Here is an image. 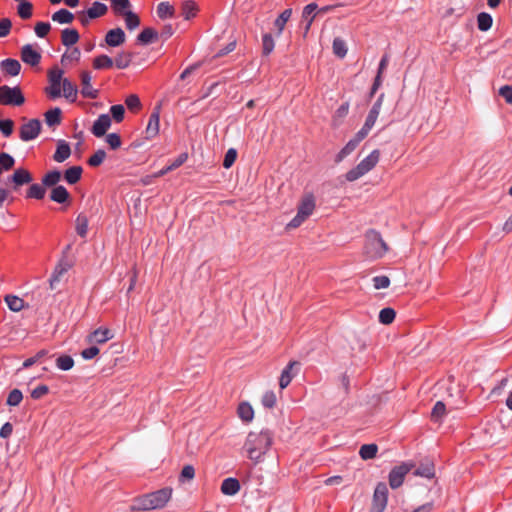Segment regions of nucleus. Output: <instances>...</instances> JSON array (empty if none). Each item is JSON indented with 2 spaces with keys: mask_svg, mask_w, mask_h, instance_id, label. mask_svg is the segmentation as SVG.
<instances>
[{
  "mask_svg": "<svg viewBox=\"0 0 512 512\" xmlns=\"http://www.w3.org/2000/svg\"><path fill=\"white\" fill-rule=\"evenodd\" d=\"M272 434L268 431L250 432L243 446L247 457L254 463L262 460L272 445Z\"/></svg>",
  "mask_w": 512,
  "mask_h": 512,
  "instance_id": "obj_1",
  "label": "nucleus"
},
{
  "mask_svg": "<svg viewBox=\"0 0 512 512\" xmlns=\"http://www.w3.org/2000/svg\"><path fill=\"white\" fill-rule=\"evenodd\" d=\"M172 496L171 488H163L155 492L145 494L134 500L131 510L148 511L163 508Z\"/></svg>",
  "mask_w": 512,
  "mask_h": 512,
  "instance_id": "obj_2",
  "label": "nucleus"
},
{
  "mask_svg": "<svg viewBox=\"0 0 512 512\" xmlns=\"http://www.w3.org/2000/svg\"><path fill=\"white\" fill-rule=\"evenodd\" d=\"M389 250L387 243L376 230H368L365 234L364 255L371 260L382 258Z\"/></svg>",
  "mask_w": 512,
  "mask_h": 512,
  "instance_id": "obj_3",
  "label": "nucleus"
},
{
  "mask_svg": "<svg viewBox=\"0 0 512 512\" xmlns=\"http://www.w3.org/2000/svg\"><path fill=\"white\" fill-rule=\"evenodd\" d=\"M64 91V71L54 66L47 71V85L43 92L48 100L54 101L62 97Z\"/></svg>",
  "mask_w": 512,
  "mask_h": 512,
  "instance_id": "obj_4",
  "label": "nucleus"
},
{
  "mask_svg": "<svg viewBox=\"0 0 512 512\" xmlns=\"http://www.w3.org/2000/svg\"><path fill=\"white\" fill-rule=\"evenodd\" d=\"M63 178V173L59 170L52 169L47 171L42 177V184L46 188H51V200L64 203V188L58 185Z\"/></svg>",
  "mask_w": 512,
  "mask_h": 512,
  "instance_id": "obj_5",
  "label": "nucleus"
},
{
  "mask_svg": "<svg viewBox=\"0 0 512 512\" xmlns=\"http://www.w3.org/2000/svg\"><path fill=\"white\" fill-rule=\"evenodd\" d=\"M315 199L311 194L305 195L297 209L296 216L287 224V229L298 228L314 211Z\"/></svg>",
  "mask_w": 512,
  "mask_h": 512,
  "instance_id": "obj_6",
  "label": "nucleus"
},
{
  "mask_svg": "<svg viewBox=\"0 0 512 512\" xmlns=\"http://www.w3.org/2000/svg\"><path fill=\"white\" fill-rule=\"evenodd\" d=\"M25 102V97L19 87H0V104L20 106Z\"/></svg>",
  "mask_w": 512,
  "mask_h": 512,
  "instance_id": "obj_7",
  "label": "nucleus"
},
{
  "mask_svg": "<svg viewBox=\"0 0 512 512\" xmlns=\"http://www.w3.org/2000/svg\"><path fill=\"white\" fill-rule=\"evenodd\" d=\"M415 467L414 463L406 462L394 467L389 473V485L392 489L399 488L405 476Z\"/></svg>",
  "mask_w": 512,
  "mask_h": 512,
  "instance_id": "obj_8",
  "label": "nucleus"
},
{
  "mask_svg": "<svg viewBox=\"0 0 512 512\" xmlns=\"http://www.w3.org/2000/svg\"><path fill=\"white\" fill-rule=\"evenodd\" d=\"M387 500L388 488L385 483L380 482L374 490L370 512H384L387 506Z\"/></svg>",
  "mask_w": 512,
  "mask_h": 512,
  "instance_id": "obj_9",
  "label": "nucleus"
},
{
  "mask_svg": "<svg viewBox=\"0 0 512 512\" xmlns=\"http://www.w3.org/2000/svg\"><path fill=\"white\" fill-rule=\"evenodd\" d=\"M41 131V123L38 119L24 120L19 129L20 138L23 141L35 139Z\"/></svg>",
  "mask_w": 512,
  "mask_h": 512,
  "instance_id": "obj_10",
  "label": "nucleus"
},
{
  "mask_svg": "<svg viewBox=\"0 0 512 512\" xmlns=\"http://www.w3.org/2000/svg\"><path fill=\"white\" fill-rule=\"evenodd\" d=\"M300 367V363L297 361H291L289 364L284 368V370L281 373L280 379H279V386L281 389H285L290 382L292 381L293 377L296 375Z\"/></svg>",
  "mask_w": 512,
  "mask_h": 512,
  "instance_id": "obj_11",
  "label": "nucleus"
},
{
  "mask_svg": "<svg viewBox=\"0 0 512 512\" xmlns=\"http://www.w3.org/2000/svg\"><path fill=\"white\" fill-rule=\"evenodd\" d=\"M111 117L108 114H101L93 123L91 132L96 137H102L111 127Z\"/></svg>",
  "mask_w": 512,
  "mask_h": 512,
  "instance_id": "obj_12",
  "label": "nucleus"
},
{
  "mask_svg": "<svg viewBox=\"0 0 512 512\" xmlns=\"http://www.w3.org/2000/svg\"><path fill=\"white\" fill-rule=\"evenodd\" d=\"M62 117V109L59 107L50 108L44 113L45 124L52 130L60 126Z\"/></svg>",
  "mask_w": 512,
  "mask_h": 512,
  "instance_id": "obj_13",
  "label": "nucleus"
},
{
  "mask_svg": "<svg viewBox=\"0 0 512 512\" xmlns=\"http://www.w3.org/2000/svg\"><path fill=\"white\" fill-rule=\"evenodd\" d=\"M126 40L125 32L117 27L109 30L105 35V44L110 47H118Z\"/></svg>",
  "mask_w": 512,
  "mask_h": 512,
  "instance_id": "obj_14",
  "label": "nucleus"
},
{
  "mask_svg": "<svg viewBox=\"0 0 512 512\" xmlns=\"http://www.w3.org/2000/svg\"><path fill=\"white\" fill-rule=\"evenodd\" d=\"M91 74L90 72L84 71L81 73V94L83 97L95 99L99 95V90L94 89L91 85Z\"/></svg>",
  "mask_w": 512,
  "mask_h": 512,
  "instance_id": "obj_15",
  "label": "nucleus"
},
{
  "mask_svg": "<svg viewBox=\"0 0 512 512\" xmlns=\"http://www.w3.org/2000/svg\"><path fill=\"white\" fill-rule=\"evenodd\" d=\"M21 59L32 66L37 65L40 62L41 55L39 51L32 45H25L21 50Z\"/></svg>",
  "mask_w": 512,
  "mask_h": 512,
  "instance_id": "obj_16",
  "label": "nucleus"
},
{
  "mask_svg": "<svg viewBox=\"0 0 512 512\" xmlns=\"http://www.w3.org/2000/svg\"><path fill=\"white\" fill-rule=\"evenodd\" d=\"M160 108L156 107L149 117L146 127V138H153L159 133Z\"/></svg>",
  "mask_w": 512,
  "mask_h": 512,
  "instance_id": "obj_17",
  "label": "nucleus"
},
{
  "mask_svg": "<svg viewBox=\"0 0 512 512\" xmlns=\"http://www.w3.org/2000/svg\"><path fill=\"white\" fill-rule=\"evenodd\" d=\"M11 180L14 183L15 189H17L24 184H29L33 178L27 169L19 168L14 171L13 175L11 176Z\"/></svg>",
  "mask_w": 512,
  "mask_h": 512,
  "instance_id": "obj_18",
  "label": "nucleus"
},
{
  "mask_svg": "<svg viewBox=\"0 0 512 512\" xmlns=\"http://www.w3.org/2000/svg\"><path fill=\"white\" fill-rule=\"evenodd\" d=\"M220 489L224 495L234 496L240 491L241 485L238 479L229 477L223 480Z\"/></svg>",
  "mask_w": 512,
  "mask_h": 512,
  "instance_id": "obj_19",
  "label": "nucleus"
},
{
  "mask_svg": "<svg viewBox=\"0 0 512 512\" xmlns=\"http://www.w3.org/2000/svg\"><path fill=\"white\" fill-rule=\"evenodd\" d=\"M383 94L379 96L377 101L373 104L372 108L370 109L367 118L365 120L364 126H366L369 129H372L381 110L382 106V100H383Z\"/></svg>",
  "mask_w": 512,
  "mask_h": 512,
  "instance_id": "obj_20",
  "label": "nucleus"
},
{
  "mask_svg": "<svg viewBox=\"0 0 512 512\" xmlns=\"http://www.w3.org/2000/svg\"><path fill=\"white\" fill-rule=\"evenodd\" d=\"M113 338V333L108 328L96 329L89 336V341L92 343L102 344Z\"/></svg>",
  "mask_w": 512,
  "mask_h": 512,
  "instance_id": "obj_21",
  "label": "nucleus"
},
{
  "mask_svg": "<svg viewBox=\"0 0 512 512\" xmlns=\"http://www.w3.org/2000/svg\"><path fill=\"white\" fill-rule=\"evenodd\" d=\"M1 70L10 76H16L19 74L21 65L19 61L15 59H6L1 62Z\"/></svg>",
  "mask_w": 512,
  "mask_h": 512,
  "instance_id": "obj_22",
  "label": "nucleus"
},
{
  "mask_svg": "<svg viewBox=\"0 0 512 512\" xmlns=\"http://www.w3.org/2000/svg\"><path fill=\"white\" fill-rule=\"evenodd\" d=\"M380 158V151L379 150H373L366 158H364L360 164L363 167L364 171L368 173L371 171L379 162Z\"/></svg>",
  "mask_w": 512,
  "mask_h": 512,
  "instance_id": "obj_23",
  "label": "nucleus"
},
{
  "mask_svg": "<svg viewBox=\"0 0 512 512\" xmlns=\"http://www.w3.org/2000/svg\"><path fill=\"white\" fill-rule=\"evenodd\" d=\"M87 11L89 18L96 19L107 14L108 6L104 3L96 1L92 3L91 7H89Z\"/></svg>",
  "mask_w": 512,
  "mask_h": 512,
  "instance_id": "obj_24",
  "label": "nucleus"
},
{
  "mask_svg": "<svg viewBox=\"0 0 512 512\" xmlns=\"http://www.w3.org/2000/svg\"><path fill=\"white\" fill-rule=\"evenodd\" d=\"M5 302L8 308L13 312H19L26 307L25 301L16 295H7Z\"/></svg>",
  "mask_w": 512,
  "mask_h": 512,
  "instance_id": "obj_25",
  "label": "nucleus"
},
{
  "mask_svg": "<svg viewBox=\"0 0 512 512\" xmlns=\"http://www.w3.org/2000/svg\"><path fill=\"white\" fill-rule=\"evenodd\" d=\"M111 7L116 16H123L131 11V3L129 0H112Z\"/></svg>",
  "mask_w": 512,
  "mask_h": 512,
  "instance_id": "obj_26",
  "label": "nucleus"
},
{
  "mask_svg": "<svg viewBox=\"0 0 512 512\" xmlns=\"http://www.w3.org/2000/svg\"><path fill=\"white\" fill-rule=\"evenodd\" d=\"M114 65V61L108 55L102 54L94 58L93 68L96 70L110 69Z\"/></svg>",
  "mask_w": 512,
  "mask_h": 512,
  "instance_id": "obj_27",
  "label": "nucleus"
},
{
  "mask_svg": "<svg viewBox=\"0 0 512 512\" xmlns=\"http://www.w3.org/2000/svg\"><path fill=\"white\" fill-rule=\"evenodd\" d=\"M414 474L431 479L435 476L434 464L431 461H426L415 470Z\"/></svg>",
  "mask_w": 512,
  "mask_h": 512,
  "instance_id": "obj_28",
  "label": "nucleus"
},
{
  "mask_svg": "<svg viewBox=\"0 0 512 512\" xmlns=\"http://www.w3.org/2000/svg\"><path fill=\"white\" fill-rule=\"evenodd\" d=\"M158 38V33L153 28L147 27L137 36V41L147 45L154 42Z\"/></svg>",
  "mask_w": 512,
  "mask_h": 512,
  "instance_id": "obj_29",
  "label": "nucleus"
},
{
  "mask_svg": "<svg viewBox=\"0 0 512 512\" xmlns=\"http://www.w3.org/2000/svg\"><path fill=\"white\" fill-rule=\"evenodd\" d=\"M132 58L133 54L131 52L122 51L117 54L113 61L118 69H125L130 65Z\"/></svg>",
  "mask_w": 512,
  "mask_h": 512,
  "instance_id": "obj_30",
  "label": "nucleus"
},
{
  "mask_svg": "<svg viewBox=\"0 0 512 512\" xmlns=\"http://www.w3.org/2000/svg\"><path fill=\"white\" fill-rule=\"evenodd\" d=\"M291 15H292V9H290V8L285 9L275 20L274 26L277 29V36L282 34V32L285 28V25L288 22V20L290 19Z\"/></svg>",
  "mask_w": 512,
  "mask_h": 512,
  "instance_id": "obj_31",
  "label": "nucleus"
},
{
  "mask_svg": "<svg viewBox=\"0 0 512 512\" xmlns=\"http://www.w3.org/2000/svg\"><path fill=\"white\" fill-rule=\"evenodd\" d=\"M446 405L442 401H437L431 411V420L433 422H442L446 415Z\"/></svg>",
  "mask_w": 512,
  "mask_h": 512,
  "instance_id": "obj_32",
  "label": "nucleus"
},
{
  "mask_svg": "<svg viewBox=\"0 0 512 512\" xmlns=\"http://www.w3.org/2000/svg\"><path fill=\"white\" fill-rule=\"evenodd\" d=\"M156 11L160 19L171 18L175 14V8L169 2H160Z\"/></svg>",
  "mask_w": 512,
  "mask_h": 512,
  "instance_id": "obj_33",
  "label": "nucleus"
},
{
  "mask_svg": "<svg viewBox=\"0 0 512 512\" xmlns=\"http://www.w3.org/2000/svg\"><path fill=\"white\" fill-rule=\"evenodd\" d=\"M181 10L184 19L190 20L195 17L197 13V5L194 1L187 0L182 3Z\"/></svg>",
  "mask_w": 512,
  "mask_h": 512,
  "instance_id": "obj_34",
  "label": "nucleus"
},
{
  "mask_svg": "<svg viewBox=\"0 0 512 512\" xmlns=\"http://www.w3.org/2000/svg\"><path fill=\"white\" fill-rule=\"evenodd\" d=\"M358 144L359 143L354 138L348 141V143L337 154L335 161L337 163L341 162L344 158H346L356 149Z\"/></svg>",
  "mask_w": 512,
  "mask_h": 512,
  "instance_id": "obj_35",
  "label": "nucleus"
},
{
  "mask_svg": "<svg viewBox=\"0 0 512 512\" xmlns=\"http://www.w3.org/2000/svg\"><path fill=\"white\" fill-rule=\"evenodd\" d=\"M492 16L486 12H481L477 16V25L480 31H488L492 27Z\"/></svg>",
  "mask_w": 512,
  "mask_h": 512,
  "instance_id": "obj_36",
  "label": "nucleus"
},
{
  "mask_svg": "<svg viewBox=\"0 0 512 512\" xmlns=\"http://www.w3.org/2000/svg\"><path fill=\"white\" fill-rule=\"evenodd\" d=\"M82 167L81 166H72L66 169V182L69 184L77 183L82 175Z\"/></svg>",
  "mask_w": 512,
  "mask_h": 512,
  "instance_id": "obj_37",
  "label": "nucleus"
},
{
  "mask_svg": "<svg viewBox=\"0 0 512 512\" xmlns=\"http://www.w3.org/2000/svg\"><path fill=\"white\" fill-rule=\"evenodd\" d=\"M377 451L378 447L376 444H364L359 450V455L364 460L373 459L376 456Z\"/></svg>",
  "mask_w": 512,
  "mask_h": 512,
  "instance_id": "obj_38",
  "label": "nucleus"
},
{
  "mask_svg": "<svg viewBox=\"0 0 512 512\" xmlns=\"http://www.w3.org/2000/svg\"><path fill=\"white\" fill-rule=\"evenodd\" d=\"M238 415L243 421L249 422L253 419L254 411L249 403L243 402L238 407Z\"/></svg>",
  "mask_w": 512,
  "mask_h": 512,
  "instance_id": "obj_39",
  "label": "nucleus"
},
{
  "mask_svg": "<svg viewBox=\"0 0 512 512\" xmlns=\"http://www.w3.org/2000/svg\"><path fill=\"white\" fill-rule=\"evenodd\" d=\"M46 187L40 184H32L27 190V197L33 199H42L45 196Z\"/></svg>",
  "mask_w": 512,
  "mask_h": 512,
  "instance_id": "obj_40",
  "label": "nucleus"
},
{
  "mask_svg": "<svg viewBox=\"0 0 512 512\" xmlns=\"http://www.w3.org/2000/svg\"><path fill=\"white\" fill-rule=\"evenodd\" d=\"M87 228H88V218L84 214H79L76 222H75V229L79 236L84 237L87 234Z\"/></svg>",
  "mask_w": 512,
  "mask_h": 512,
  "instance_id": "obj_41",
  "label": "nucleus"
},
{
  "mask_svg": "<svg viewBox=\"0 0 512 512\" xmlns=\"http://www.w3.org/2000/svg\"><path fill=\"white\" fill-rule=\"evenodd\" d=\"M122 17H124L126 28L128 30H134L140 25V18L133 11L125 13Z\"/></svg>",
  "mask_w": 512,
  "mask_h": 512,
  "instance_id": "obj_42",
  "label": "nucleus"
},
{
  "mask_svg": "<svg viewBox=\"0 0 512 512\" xmlns=\"http://www.w3.org/2000/svg\"><path fill=\"white\" fill-rule=\"evenodd\" d=\"M275 47V42L271 34L266 33L262 37V54L268 56L272 53Z\"/></svg>",
  "mask_w": 512,
  "mask_h": 512,
  "instance_id": "obj_43",
  "label": "nucleus"
},
{
  "mask_svg": "<svg viewBox=\"0 0 512 512\" xmlns=\"http://www.w3.org/2000/svg\"><path fill=\"white\" fill-rule=\"evenodd\" d=\"M317 9V5L315 3H310L306 5L302 12V17L307 20L306 30H309L311 23L315 17L314 13Z\"/></svg>",
  "mask_w": 512,
  "mask_h": 512,
  "instance_id": "obj_44",
  "label": "nucleus"
},
{
  "mask_svg": "<svg viewBox=\"0 0 512 512\" xmlns=\"http://www.w3.org/2000/svg\"><path fill=\"white\" fill-rule=\"evenodd\" d=\"M333 53L339 58H344L347 54V46L344 40L335 38L333 41Z\"/></svg>",
  "mask_w": 512,
  "mask_h": 512,
  "instance_id": "obj_45",
  "label": "nucleus"
},
{
  "mask_svg": "<svg viewBox=\"0 0 512 512\" xmlns=\"http://www.w3.org/2000/svg\"><path fill=\"white\" fill-rule=\"evenodd\" d=\"M396 313L392 308H383L379 313V321L382 324H390L394 321Z\"/></svg>",
  "mask_w": 512,
  "mask_h": 512,
  "instance_id": "obj_46",
  "label": "nucleus"
},
{
  "mask_svg": "<svg viewBox=\"0 0 512 512\" xmlns=\"http://www.w3.org/2000/svg\"><path fill=\"white\" fill-rule=\"evenodd\" d=\"M14 163H15V161L12 156H10L7 153H1L0 154V175L4 171L10 170L13 167Z\"/></svg>",
  "mask_w": 512,
  "mask_h": 512,
  "instance_id": "obj_47",
  "label": "nucleus"
},
{
  "mask_svg": "<svg viewBox=\"0 0 512 512\" xmlns=\"http://www.w3.org/2000/svg\"><path fill=\"white\" fill-rule=\"evenodd\" d=\"M105 158V150L99 149L88 159V164L92 167H98L104 162Z\"/></svg>",
  "mask_w": 512,
  "mask_h": 512,
  "instance_id": "obj_48",
  "label": "nucleus"
},
{
  "mask_svg": "<svg viewBox=\"0 0 512 512\" xmlns=\"http://www.w3.org/2000/svg\"><path fill=\"white\" fill-rule=\"evenodd\" d=\"M33 6L31 3L23 1L18 5L17 12L22 19H29L32 16Z\"/></svg>",
  "mask_w": 512,
  "mask_h": 512,
  "instance_id": "obj_49",
  "label": "nucleus"
},
{
  "mask_svg": "<svg viewBox=\"0 0 512 512\" xmlns=\"http://www.w3.org/2000/svg\"><path fill=\"white\" fill-rule=\"evenodd\" d=\"M365 174H367V173L364 171L363 167L359 163L356 167L352 168L351 170H349L346 173V179L349 182H353V181H356L357 179L361 178Z\"/></svg>",
  "mask_w": 512,
  "mask_h": 512,
  "instance_id": "obj_50",
  "label": "nucleus"
},
{
  "mask_svg": "<svg viewBox=\"0 0 512 512\" xmlns=\"http://www.w3.org/2000/svg\"><path fill=\"white\" fill-rule=\"evenodd\" d=\"M23 399V394L19 389H13L10 391L7 397V405L18 406Z\"/></svg>",
  "mask_w": 512,
  "mask_h": 512,
  "instance_id": "obj_51",
  "label": "nucleus"
},
{
  "mask_svg": "<svg viewBox=\"0 0 512 512\" xmlns=\"http://www.w3.org/2000/svg\"><path fill=\"white\" fill-rule=\"evenodd\" d=\"M125 104L127 108L132 112L138 111L141 107L140 99L136 94L129 95L125 100Z\"/></svg>",
  "mask_w": 512,
  "mask_h": 512,
  "instance_id": "obj_52",
  "label": "nucleus"
},
{
  "mask_svg": "<svg viewBox=\"0 0 512 512\" xmlns=\"http://www.w3.org/2000/svg\"><path fill=\"white\" fill-rule=\"evenodd\" d=\"M110 112L115 122L120 123L124 119L125 108L123 105L117 104L111 106Z\"/></svg>",
  "mask_w": 512,
  "mask_h": 512,
  "instance_id": "obj_53",
  "label": "nucleus"
},
{
  "mask_svg": "<svg viewBox=\"0 0 512 512\" xmlns=\"http://www.w3.org/2000/svg\"><path fill=\"white\" fill-rule=\"evenodd\" d=\"M63 267L61 265H58L50 279V287L52 289H57L60 282H61V279H62V275H63Z\"/></svg>",
  "mask_w": 512,
  "mask_h": 512,
  "instance_id": "obj_54",
  "label": "nucleus"
},
{
  "mask_svg": "<svg viewBox=\"0 0 512 512\" xmlns=\"http://www.w3.org/2000/svg\"><path fill=\"white\" fill-rule=\"evenodd\" d=\"M105 141L113 150L118 149L122 144L121 138L117 133H110L106 135Z\"/></svg>",
  "mask_w": 512,
  "mask_h": 512,
  "instance_id": "obj_55",
  "label": "nucleus"
},
{
  "mask_svg": "<svg viewBox=\"0 0 512 512\" xmlns=\"http://www.w3.org/2000/svg\"><path fill=\"white\" fill-rule=\"evenodd\" d=\"M262 404L266 408H273L276 404V395L273 391H267L262 397Z\"/></svg>",
  "mask_w": 512,
  "mask_h": 512,
  "instance_id": "obj_56",
  "label": "nucleus"
},
{
  "mask_svg": "<svg viewBox=\"0 0 512 512\" xmlns=\"http://www.w3.org/2000/svg\"><path fill=\"white\" fill-rule=\"evenodd\" d=\"M236 158L237 151L234 148H230L225 154L223 166L227 169L230 168L234 164Z\"/></svg>",
  "mask_w": 512,
  "mask_h": 512,
  "instance_id": "obj_57",
  "label": "nucleus"
},
{
  "mask_svg": "<svg viewBox=\"0 0 512 512\" xmlns=\"http://www.w3.org/2000/svg\"><path fill=\"white\" fill-rule=\"evenodd\" d=\"M373 284L375 289H385L389 287L390 279L385 275L376 276L373 278Z\"/></svg>",
  "mask_w": 512,
  "mask_h": 512,
  "instance_id": "obj_58",
  "label": "nucleus"
},
{
  "mask_svg": "<svg viewBox=\"0 0 512 512\" xmlns=\"http://www.w3.org/2000/svg\"><path fill=\"white\" fill-rule=\"evenodd\" d=\"M50 28H51V26L49 23L38 22V23H36L34 30H35L36 35L38 37L42 38L48 34V32L50 31Z\"/></svg>",
  "mask_w": 512,
  "mask_h": 512,
  "instance_id": "obj_59",
  "label": "nucleus"
},
{
  "mask_svg": "<svg viewBox=\"0 0 512 512\" xmlns=\"http://www.w3.org/2000/svg\"><path fill=\"white\" fill-rule=\"evenodd\" d=\"M49 387L47 385H39L31 391V397L35 400L40 399L47 395Z\"/></svg>",
  "mask_w": 512,
  "mask_h": 512,
  "instance_id": "obj_60",
  "label": "nucleus"
},
{
  "mask_svg": "<svg viewBox=\"0 0 512 512\" xmlns=\"http://www.w3.org/2000/svg\"><path fill=\"white\" fill-rule=\"evenodd\" d=\"M195 477V469L192 465H185L180 474V480H192Z\"/></svg>",
  "mask_w": 512,
  "mask_h": 512,
  "instance_id": "obj_61",
  "label": "nucleus"
},
{
  "mask_svg": "<svg viewBox=\"0 0 512 512\" xmlns=\"http://www.w3.org/2000/svg\"><path fill=\"white\" fill-rule=\"evenodd\" d=\"M79 40V33L75 29H66V47L73 46Z\"/></svg>",
  "mask_w": 512,
  "mask_h": 512,
  "instance_id": "obj_62",
  "label": "nucleus"
},
{
  "mask_svg": "<svg viewBox=\"0 0 512 512\" xmlns=\"http://www.w3.org/2000/svg\"><path fill=\"white\" fill-rule=\"evenodd\" d=\"M80 50L74 46L66 47V59L70 61H78L80 58Z\"/></svg>",
  "mask_w": 512,
  "mask_h": 512,
  "instance_id": "obj_63",
  "label": "nucleus"
},
{
  "mask_svg": "<svg viewBox=\"0 0 512 512\" xmlns=\"http://www.w3.org/2000/svg\"><path fill=\"white\" fill-rule=\"evenodd\" d=\"M499 95H501L508 104L512 105V86L505 85L499 89Z\"/></svg>",
  "mask_w": 512,
  "mask_h": 512,
  "instance_id": "obj_64",
  "label": "nucleus"
}]
</instances>
